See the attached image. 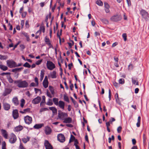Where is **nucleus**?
<instances>
[{
	"label": "nucleus",
	"mask_w": 149,
	"mask_h": 149,
	"mask_svg": "<svg viewBox=\"0 0 149 149\" xmlns=\"http://www.w3.org/2000/svg\"><path fill=\"white\" fill-rule=\"evenodd\" d=\"M46 104L48 106H52L53 105V103L51 99H49L47 102Z\"/></svg>",
	"instance_id": "33"
},
{
	"label": "nucleus",
	"mask_w": 149,
	"mask_h": 149,
	"mask_svg": "<svg viewBox=\"0 0 149 149\" xmlns=\"http://www.w3.org/2000/svg\"><path fill=\"white\" fill-rule=\"evenodd\" d=\"M115 97L116 102L119 104H120V102L118 93H116L115 94Z\"/></svg>",
	"instance_id": "28"
},
{
	"label": "nucleus",
	"mask_w": 149,
	"mask_h": 149,
	"mask_svg": "<svg viewBox=\"0 0 149 149\" xmlns=\"http://www.w3.org/2000/svg\"><path fill=\"white\" fill-rule=\"evenodd\" d=\"M96 3L100 6L103 5L102 2L100 0H97L96 1Z\"/></svg>",
	"instance_id": "37"
},
{
	"label": "nucleus",
	"mask_w": 149,
	"mask_h": 149,
	"mask_svg": "<svg viewBox=\"0 0 149 149\" xmlns=\"http://www.w3.org/2000/svg\"><path fill=\"white\" fill-rule=\"evenodd\" d=\"M49 89L51 93L53 94L54 93V90L52 87L49 86Z\"/></svg>",
	"instance_id": "49"
},
{
	"label": "nucleus",
	"mask_w": 149,
	"mask_h": 149,
	"mask_svg": "<svg viewBox=\"0 0 149 149\" xmlns=\"http://www.w3.org/2000/svg\"><path fill=\"white\" fill-rule=\"evenodd\" d=\"M42 61V59L38 60V61H37L36 62V64L37 65H39L41 63Z\"/></svg>",
	"instance_id": "53"
},
{
	"label": "nucleus",
	"mask_w": 149,
	"mask_h": 149,
	"mask_svg": "<svg viewBox=\"0 0 149 149\" xmlns=\"http://www.w3.org/2000/svg\"><path fill=\"white\" fill-rule=\"evenodd\" d=\"M68 110L69 111H71V106L70 105H69L68 106Z\"/></svg>",
	"instance_id": "58"
},
{
	"label": "nucleus",
	"mask_w": 149,
	"mask_h": 149,
	"mask_svg": "<svg viewBox=\"0 0 149 149\" xmlns=\"http://www.w3.org/2000/svg\"><path fill=\"white\" fill-rule=\"evenodd\" d=\"M17 137L15 134L11 133L10 135L9 141L10 143L13 144L15 143L17 140Z\"/></svg>",
	"instance_id": "3"
},
{
	"label": "nucleus",
	"mask_w": 149,
	"mask_h": 149,
	"mask_svg": "<svg viewBox=\"0 0 149 149\" xmlns=\"http://www.w3.org/2000/svg\"><path fill=\"white\" fill-rule=\"evenodd\" d=\"M6 143L5 141H3L2 143V149H6Z\"/></svg>",
	"instance_id": "39"
},
{
	"label": "nucleus",
	"mask_w": 149,
	"mask_h": 149,
	"mask_svg": "<svg viewBox=\"0 0 149 149\" xmlns=\"http://www.w3.org/2000/svg\"><path fill=\"white\" fill-rule=\"evenodd\" d=\"M25 103V100L23 99H22L21 100V103L20 106L22 108H23Z\"/></svg>",
	"instance_id": "31"
},
{
	"label": "nucleus",
	"mask_w": 149,
	"mask_h": 149,
	"mask_svg": "<svg viewBox=\"0 0 149 149\" xmlns=\"http://www.w3.org/2000/svg\"><path fill=\"white\" fill-rule=\"evenodd\" d=\"M57 139L61 142H63L65 140V137L64 135L61 134H58L57 136Z\"/></svg>",
	"instance_id": "9"
},
{
	"label": "nucleus",
	"mask_w": 149,
	"mask_h": 149,
	"mask_svg": "<svg viewBox=\"0 0 149 149\" xmlns=\"http://www.w3.org/2000/svg\"><path fill=\"white\" fill-rule=\"evenodd\" d=\"M41 98L40 97L38 96L33 100L32 102L34 104H36L39 103L40 101Z\"/></svg>",
	"instance_id": "12"
},
{
	"label": "nucleus",
	"mask_w": 149,
	"mask_h": 149,
	"mask_svg": "<svg viewBox=\"0 0 149 149\" xmlns=\"http://www.w3.org/2000/svg\"><path fill=\"white\" fill-rule=\"evenodd\" d=\"M12 91V89L9 88H6L4 92L3 93L2 95L3 96H5L10 93Z\"/></svg>",
	"instance_id": "16"
},
{
	"label": "nucleus",
	"mask_w": 149,
	"mask_h": 149,
	"mask_svg": "<svg viewBox=\"0 0 149 149\" xmlns=\"http://www.w3.org/2000/svg\"><path fill=\"white\" fill-rule=\"evenodd\" d=\"M47 68L50 70H53L55 67L54 64L50 61H47Z\"/></svg>",
	"instance_id": "6"
},
{
	"label": "nucleus",
	"mask_w": 149,
	"mask_h": 149,
	"mask_svg": "<svg viewBox=\"0 0 149 149\" xmlns=\"http://www.w3.org/2000/svg\"><path fill=\"white\" fill-rule=\"evenodd\" d=\"M6 62L7 65L10 68L17 67L16 63L12 60H8Z\"/></svg>",
	"instance_id": "4"
},
{
	"label": "nucleus",
	"mask_w": 149,
	"mask_h": 149,
	"mask_svg": "<svg viewBox=\"0 0 149 149\" xmlns=\"http://www.w3.org/2000/svg\"><path fill=\"white\" fill-rule=\"evenodd\" d=\"M132 144L134 145L136 144V141L135 139H133L132 140Z\"/></svg>",
	"instance_id": "60"
},
{
	"label": "nucleus",
	"mask_w": 149,
	"mask_h": 149,
	"mask_svg": "<svg viewBox=\"0 0 149 149\" xmlns=\"http://www.w3.org/2000/svg\"><path fill=\"white\" fill-rule=\"evenodd\" d=\"M111 91L110 89H109V100H110L111 99Z\"/></svg>",
	"instance_id": "54"
},
{
	"label": "nucleus",
	"mask_w": 149,
	"mask_h": 149,
	"mask_svg": "<svg viewBox=\"0 0 149 149\" xmlns=\"http://www.w3.org/2000/svg\"><path fill=\"white\" fill-rule=\"evenodd\" d=\"M45 41L46 43L49 45H51L49 39L47 36H46L45 38Z\"/></svg>",
	"instance_id": "32"
},
{
	"label": "nucleus",
	"mask_w": 149,
	"mask_h": 149,
	"mask_svg": "<svg viewBox=\"0 0 149 149\" xmlns=\"http://www.w3.org/2000/svg\"><path fill=\"white\" fill-rule=\"evenodd\" d=\"M24 120L25 123L28 125H30L32 123L33 121L32 118L31 117L28 115L25 116Z\"/></svg>",
	"instance_id": "5"
},
{
	"label": "nucleus",
	"mask_w": 149,
	"mask_h": 149,
	"mask_svg": "<svg viewBox=\"0 0 149 149\" xmlns=\"http://www.w3.org/2000/svg\"><path fill=\"white\" fill-rule=\"evenodd\" d=\"M139 89L138 88H136L135 90V93H137L139 91Z\"/></svg>",
	"instance_id": "64"
},
{
	"label": "nucleus",
	"mask_w": 149,
	"mask_h": 149,
	"mask_svg": "<svg viewBox=\"0 0 149 149\" xmlns=\"http://www.w3.org/2000/svg\"><path fill=\"white\" fill-rule=\"evenodd\" d=\"M122 127L121 126H120L118 127L117 129V132L118 133H120L122 131Z\"/></svg>",
	"instance_id": "47"
},
{
	"label": "nucleus",
	"mask_w": 149,
	"mask_h": 149,
	"mask_svg": "<svg viewBox=\"0 0 149 149\" xmlns=\"http://www.w3.org/2000/svg\"><path fill=\"white\" fill-rule=\"evenodd\" d=\"M48 110H49V109L47 108H41L40 109V113H41L42 112H43L48 111Z\"/></svg>",
	"instance_id": "35"
},
{
	"label": "nucleus",
	"mask_w": 149,
	"mask_h": 149,
	"mask_svg": "<svg viewBox=\"0 0 149 149\" xmlns=\"http://www.w3.org/2000/svg\"><path fill=\"white\" fill-rule=\"evenodd\" d=\"M68 115L67 113L62 111L61 110L58 111V117L59 119L63 120L66 117L68 116Z\"/></svg>",
	"instance_id": "2"
},
{
	"label": "nucleus",
	"mask_w": 149,
	"mask_h": 149,
	"mask_svg": "<svg viewBox=\"0 0 149 149\" xmlns=\"http://www.w3.org/2000/svg\"><path fill=\"white\" fill-rule=\"evenodd\" d=\"M0 68L3 71H6L8 69V68L6 66L2 65L1 64L0 65Z\"/></svg>",
	"instance_id": "29"
},
{
	"label": "nucleus",
	"mask_w": 149,
	"mask_h": 149,
	"mask_svg": "<svg viewBox=\"0 0 149 149\" xmlns=\"http://www.w3.org/2000/svg\"><path fill=\"white\" fill-rule=\"evenodd\" d=\"M23 66L25 67H27L30 68L31 67V66L30 64L27 62L25 63L24 65Z\"/></svg>",
	"instance_id": "41"
},
{
	"label": "nucleus",
	"mask_w": 149,
	"mask_h": 149,
	"mask_svg": "<svg viewBox=\"0 0 149 149\" xmlns=\"http://www.w3.org/2000/svg\"><path fill=\"white\" fill-rule=\"evenodd\" d=\"M128 5L129 6H130L131 5V3L130 0H126Z\"/></svg>",
	"instance_id": "57"
},
{
	"label": "nucleus",
	"mask_w": 149,
	"mask_h": 149,
	"mask_svg": "<svg viewBox=\"0 0 149 149\" xmlns=\"http://www.w3.org/2000/svg\"><path fill=\"white\" fill-rule=\"evenodd\" d=\"M12 102L15 105L17 106L19 104V101L16 97H14L12 99Z\"/></svg>",
	"instance_id": "19"
},
{
	"label": "nucleus",
	"mask_w": 149,
	"mask_h": 149,
	"mask_svg": "<svg viewBox=\"0 0 149 149\" xmlns=\"http://www.w3.org/2000/svg\"><path fill=\"white\" fill-rule=\"evenodd\" d=\"M133 68V66L132 64H130L128 66V70H132Z\"/></svg>",
	"instance_id": "43"
},
{
	"label": "nucleus",
	"mask_w": 149,
	"mask_h": 149,
	"mask_svg": "<svg viewBox=\"0 0 149 149\" xmlns=\"http://www.w3.org/2000/svg\"><path fill=\"white\" fill-rule=\"evenodd\" d=\"M8 57L6 55H3L0 54V59L1 60H5L7 59Z\"/></svg>",
	"instance_id": "30"
},
{
	"label": "nucleus",
	"mask_w": 149,
	"mask_h": 149,
	"mask_svg": "<svg viewBox=\"0 0 149 149\" xmlns=\"http://www.w3.org/2000/svg\"><path fill=\"white\" fill-rule=\"evenodd\" d=\"M101 20L102 22L103 23H104L105 24H108L109 21L107 19L104 18H102L101 19Z\"/></svg>",
	"instance_id": "34"
},
{
	"label": "nucleus",
	"mask_w": 149,
	"mask_h": 149,
	"mask_svg": "<svg viewBox=\"0 0 149 149\" xmlns=\"http://www.w3.org/2000/svg\"><path fill=\"white\" fill-rule=\"evenodd\" d=\"M44 132L46 135H50L52 132V130L50 127L47 126L45 127Z\"/></svg>",
	"instance_id": "10"
},
{
	"label": "nucleus",
	"mask_w": 149,
	"mask_h": 149,
	"mask_svg": "<svg viewBox=\"0 0 149 149\" xmlns=\"http://www.w3.org/2000/svg\"><path fill=\"white\" fill-rule=\"evenodd\" d=\"M119 84H123L124 83V79H121L119 80Z\"/></svg>",
	"instance_id": "48"
},
{
	"label": "nucleus",
	"mask_w": 149,
	"mask_h": 149,
	"mask_svg": "<svg viewBox=\"0 0 149 149\" xmlns=\"http://www.w3.org/2000/svg\"><path fill=\"white\" fill-rule=\"evenodd\" d=\"M3 107L5 110L8 111L10 109V105L7 103H5L3 104Z\"/></svg>",
	"instance_id": "20"
},
{
	"label": "nucleus",
	"mask_w": 149,
	"mask_h": 149,
	"mask_svg": "<svg viewBox=\"0 0 149 149\" xmlns=\"http://www.w3.org/2000/svg\"><path fill=\"white\" fill-rule=\"evenodd\" d=\"M44 126V124L43 123L36 124L34 125L33 128L35 129H39L41 128Z\"/></svg>",
	"instance_id": "23"
},
{
	"label": "nucleus",
	"mask_w": 149,
	"mask_h": 149,
	"mask_svg": "<svg viewBox=\"0 0 149 149\" xmlns=\"http://www.w3.org/2000/svg\"><path fill=\"white\" fill-rule=\"evenodd\" d=\"M31 112V109L30 108H27L24 109L23 111H20V112L22 113H30Z\"/></svg>",
	"instance_id": "25"
},
{
	"label": "nucleus",
	"mask_w": 149,
	"mask_h": 149,
	"mask_svg": "<svg viewBox=\"0 0 149 149\" xmlns=\"http://www.w3.org/2000/svg\"><path fill=\"white\" fill-rule=\"evenodd\" d=\"M64 100L65 101L67 102H69V99L68 96L65 95H64Z\"/></svg>",
	"instance_id": "42"
},
{
	"label": "nucleus",
	"mask_w": 149,
	"mask_h": 149,
	"mask_svg": "<svg viewBox=\"0 0 149 149\" xmlns=\"http://www.w3.org/2000/svg\"><path fill=\"white\" fill-rule=\"evenodd\" d=\"M23 68H16L12 70V71L13 72H16L17 71H19L21 70L22 69H23Z\"/></svg>",
	"instance_id": "36"
},
{
	"label": "nucleus",
	"mask_w": 149,
	"mask_h": 149,
	"mask_svg": "<svg viewBox=\"0 0 149 149\" xmlns=\"http://www.w3.org/2000/svg\"><path fill=\"white\" fill-rule=\"evenodd\" d=\"M45 74V70H42L41 71L40 74V80L41 81H42L43 80V78L44 77V75Z\"/></svg>",
	"instance_id": "26"
},
{
	"label": "nucleus",
	"mask_w": 149,
	"mask_h": 149,
	"mask_svg": "<svg viewBox=\"0 0 149 149\" xmlns=\"http://www.w3.org/2000/svg\"><path fill=\"white\" fill-rule=\"evenodd\" d=\"M8 79L10 83H12L13 82V80L9 76L8 77Z\"/></svg>",
	"instance_id": "50"
},
{
	"label": "nucleus",
	"mask_w": 149,
	"mask_h": 149,
	"mask_svg": "<svg viewBox=\"0 0 149 149\" xmlns=\"http://www.w3.org/2000/svg\"><path fill=\"white\" fill-rule=\"evenodd\" d=\"M53 101L54 104L57 106L60 109L64 110L65 108V103L62 100L59 101V99L56 98H54Z\"/></svg>",
	"instance_id": "1"
},
{
	"label": "nucleus",
	"mask_w": 149,
	"mask_h": 149,
	"mask_svg": "<svg viewBox=\"0 0 149 149\" xmlns=\"http://www.w3.org/2000/svg\"><path fill=\"white\" fill-rule=\"evenodd\" d=\"M110 123H111L109 121L107 122L106 123V126L107 127H109L110 126Z\"/></svg>",
	"instance_id": "59"
},
{
	"label": "nucleus",
	"mask_w": 149,
	"mask_h": 149,
	"mask_svg": "<svg viewBox=\"0 0 149 149\" xmlns=\"http://www.w3.org/2000/svg\"><path fill=\"white\" fill-rule=\"evenodd\" d=\"M95 35V36H100V34L99 32H95L94 33Z\"/></svg>",
	"instance_id": "61"
},
{
	"label": "nucleus",
	"mask_w": 149,
	"mask_h": 149,
	"mask_svg": "<svg viewBox=\"0 0 149 149\" xmlns=\"http://www.w3.org/2000/svg\"><path fill=\"white\" fill-rule=\"evenodd\" d=\"M19 149H26L24 147L22 143H20L19 146Z\"/></svg>",
	"instance_id": "52"
},
{
	"label": "nucleus",
	"mask_w": 149,
	"mask_h": 149,
	"mask_svg": "<svg viewBox=\"0 0 149 149\" xmlns=\"http://www.w3.org/2000/svg\"><path fill=\"white\" fill-rule=\"evenodd\" d=\"M15 83L16 84H27V83L26 81H22L21 80L15 81Z\"/></svg>",
	"instance_id": "27"
},
{
	"label": "nucleus",
	"mask_w": 149,
	"mask_h": 149,
	"mask_svg": "<svg viewBox=\"0 0 149 149\" xmlns=\"http://www.w3.org/2000/svg\"><path fill=\"white\" fill-rule=\"evenodd\" d=\"M132 82L133 84H138L139 82L137 81V79L136 78H132Z\"/></svg>",
	"instance_id": "40"
},
{
	"label": "nucleus",
	"mask_w": 149,
	"mask_h": 149,
	"mask_svg": "<svg viewBox=\"0 0 149 149\" xmlns=\"http://www.w3.org/2000/svg\"><path fill=\"white\" fill-rule=\"evenodd\" d=\"M39 31H40V32L41 31H42L43 33H44L45 31V27L43 26H40V28Z\"/></svg>",
	"instance_id": "46"
},
{
	"label": "nucleus",
	"mask_w": 149,
	"mask_h": 149,
	"mask_svg": "<svg viewBox=\"0 0 149 149\" xmlns=\"http://www.w3.org/2000/svg\"><path fill=\"white\" fill-rule=\"evenodd\" d=\"M121 19V17L120 15H113L111 18V20L113 22H117L120 20Z\"/></svg>",
	"instance_id": "7"
},
{
	"label": "nucleus",
	"mask_w": 149,
	"mask_h": 149,
	"mask_svg": "<svg viewBox=\"0 0 149 149\" xmlns=\"http://www.w3.org/2000/svg\"><path fill=\"white\" fill-rule=\"evenodd\" d=\"M48 77L53 79L56 78V72L55 71H53L51 72L50 74L48 75Z\"/></svg>",
	"instance_id": "18"
},
{
	"label": "nucleus",
	"mask_w": 149,
	"mask_h": 149,
	"mask_svg": "<svg viewBox=\"0 0 149 149\" xmlns=\"http://www.w3.org/2000/svg\"><path fill=\"white\" fill-rule=\"evenodd\" d=\"M49 109L52 111L53 115L56 114L57 112V109L55 107H50L49 108Z\"/></svg>",
	"instance_id": "22"
},
{
	"label": "nucleus",
	"mask_w": 149,
	"mask_h": 149,
	"mask_svg": "<svg viewBox=\"0 0 149 149\" xmlns=\"http://www.w3.org/2000/svg\"><path fill=\"white\" fill-rule=\"evenodd\" d=\"M13 116L15 119H16L19 117V113L17 109L13 110Z\"/></svg>",
	"instance_id": "14"
},
{
	"label": "nucleus",
	"mask_w": 149,
	"mask_h": 149,
	"mask_svg": "<svg viewBox=\"0 0 149 149\" xmlns=\"http://www.w3.org/2000/svg\"><path fill=\"white\" fill-rule=\"evenodd\" d=\"M23 129V126L21 125H19L15 127L14 128L13 131L15 132H18L21 131Z\"/></svg>",
	"instance_id": "15"
},
{
	"label": "nucleus",
	"mask_w": 149,
	"mask_h": 149,
	"mask_svg": "<svg viewBox=\"0 0 149 149\" xmlns=\"http://www.w3.org/2000/svg\"><path fill=\"white\" fill-rule=\"evenodd\" d=\"M30 137L29 136L24 137L22 139V141L25 143H26L27 142L29 141Z\"/></svg>",
	"instance_id": "24"
},
{
	"label": "nucleus",
	"mask_w": 149,
	"mask_h": 149,
	"mask_svg": "<svg viewBox=\"0 0 149 149\" xmlns=\"http://www.w3.org/2000/svg\"><path fill=\"white\" fill-rule=\"evenodd\" d=\"M22 17L23 18H24L26 17V14H27V13L26 12H24L23 13H22Z\"/></svg>",
	"instance_id": "51"
},
{
	"label": "nucleus",
	"mask_w": 149,
	"mask_h": 149,
	"mask_svg": "<svg viewBox=\"0 0 149 149\" xmlns=\"http://www.w3.org/2000/svg\"><path fill=\"white\" fill-rule=\"evenodd\" d=\"M104 6L105 7V10L106 13H108L109 12V6L107 2L104 3Z\"/></svg>",
	"instance_id": "21"
},
{
	"label": "nucleus",
	"mask_w": 149,
	"mask_h": 149,
	"mask_svg": "<svg viewBox=\"0 0 149 149\" xmlns=\"http://www.w3.org/2000/svg\"><path fill=\"white\" fill-rule=\"evenodd\" d=\"M71 41L72 42V43H68V44L69 45V47H70V48H71L72 47V45H73V44H74V42L73 41Z\"/></svg>",
	"instance_id": "55"
},
{
	"label": "nucleus",
	"mask_w": 149,
	"mask_h": 149,
	"mask_svg": "<svg viewBox=\"0 0 149 149\" xmlns=\"http://www.w3.org/2000/svg\"><path fill=\"white\" fill-rule=\"evenodd\" d=\"M11 124L10 122H8L7 124V127L9 128L11 126Z\"/></svg>",
	"instance_id": "62"
},
{
	"label": "nucleus",
	"mask_w": 149,
	"mask_h": 149,
	"mask_svg": "<svg viewBox=\"0 0 149 149\" xmlns=\"http://www.w3.org/2000/svg\"><path fill=\"white\" fill-rule=\"evenodd\" d=\"M1 132L4 138L6 139H8V134L7 131L5 130L2 129L1 130Z\"/></svg>",
	"instance_id": "13"
},
{
	"label": "nucleus",
	"mask_w": 149,
	"mask_h": 149,
	"mask_svg": "<svg viewBox=\"0 0 149 149\" xmlns=\"http://www.w3.org/2000/svg\"><path fill=\"white\" fill-rule=\"evenodd\" d=\"M66 126L69 127H73V125L71 124H67Z\"/></svg>",
	"instance_id": "63"
},
{
	"label": "nucleus",
	"mask_w": 149,
	"mask_h": 149,
	"mask_svg": "<svg viewBox=\"0 0 149 149\" xmlns=\"http://www.w3.org/2000/svg\"><path fill=\"white\" fill-rule=\"evenodd\" d=\"M63 120V122L65 123H70L72 121V118L70 117H66Z\"/></svg>",
	"instance_id": "17"
},
{
	"label": "nucleus",
	"mask_w": 149,
	"mask_h": 149,
	"mask_svg": "<svg viewBox=\"0 0 149 149\" xmlns=\"http://www.w3.org/2000/svg\"><path fill=\"white\" fill-rule=\"evenodd\" d=\"M122 37L124 39V40L126 41L127 40V34L125 33H124L122 35Z\"/></svg>",
	"instance_id": "45"
},
{
	"label": "nucleus",
	"mask_w": 149,
	"mask_h": 149,
	"mask_svg": "<svg viewBox=\"0 0 149 149\" xmlns=\"http://www.w3.org/2000/svg\"><path fill=\"white\" fill-rule=\"evenodd\" d=\"M140 13L144 18L146 19L148 17V13L144 10H141L140 11Z\"/></svg>",
	"instance_id": "8"
},
{
	"label": "nucleus",
	"mask_w": 149,
	"mask_h": 149,
	"mask_svg": "<svg viewBox=\"0 0 149 149\" xmlns=\"http://www.w3.org/2000/svg\"><path fill=\"white\" fill-rule=\"evenodd\" d=\"M48 78L47 76H45L43 81V84H48Z\"/></svg>",
	"instance_id": "38"
},
{
	"label": "nucleus",
	"mask_w": 149,
	"mask_h": 149,
	"mask_svg": "<svg viewBox=\"0 0 149 149\" xmlns=\"http://www.w3.org/2000/svg\"><path fill=\"white\" fill-rule=\"evenodd\" d=\"M28 84H17V86L19 87H26L27 86Z\"/></svg>",
	"instance_id": "44"
},
{
	"label": "nucleus",
	"mask_w": 149,
	"mask_h": 149,
	"mask_svg": "<svg viewBox=\"0 0 149 149\" xmlns=\"http://www.w3.org/2000/svg\"><path fill=\"white\" fill-rule=\"evenodd\" d=\"M44 145L46 149H53V147L47 140L45 141Z\"/></svg>",
	"instance_id": "11"
},
{
	"label": "nucleus",
	"mask_w": 149,
	"mask_h": 149,
	"mask_svg": "<svg viewBox=\"0 0 149 149\" xmlns=\"http://www.w3.org/2000/svg\"><path fill=\"white\" fill-rule=\"evenodd\" d=\"M115 120V118H111L109 121L110 122L111 124H112V122L114 121Z\"/></svg>",
	"instance_id": "56"
}]
</instances>
